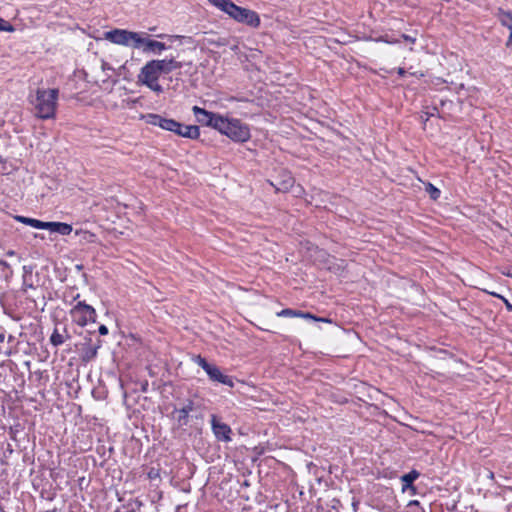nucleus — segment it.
I'll list each match as a JSON object with an SVG mask.
<instances>
[{
    "label": "nucleus",
    "mask_w": 512,
    "mask_h": 512,
    "mask_svg": "<svg viewBox=\"0 0 512 512\" xmlns=\"http://www.w3.org/2000/svg\"><path fill=\"white\" fill-rule=\"evenodd\" d=\"M140 35L141 33L139 32H133L125 29H113L105 32L104 37L111 43L138 49V43H141Z\"/></svg>",
    "instance_id": "nucleus-4"
},
{
    "label": "nucleus",
    "mask_w": 512,
    "mask_h": 512,
    "mask_svg": "<svg viewBox=\"0 0 512 512\" xmlns=\"http://www.w3.org/2000/svg\"><path fill=\"white\" fill-rule=\"evenodd\" d=\"M70 315L72 320L81 327L86 326L89 322L94 323L97 316L95 309L82 301H79L70 310Z\"/></svg>",
    "instance_id": "nucleus-6"
},
{
    "label": "nucleus",
    "mask_w": 512,
    "mask_h": 512,
    "mask_svg": "<svg viewBox=\"0 0 512 512\" xmlns=\"http://www.w3.org/2000/svg\"><path fill=\"white\" fill-rule=\"evenodd\" d=\"M70 338L69 333L66 329H64L63 333H60L57 328L54 329L53 333L50 336V343L58 347L62 345L66 340Z\"/></svg>",
    "instance_id": "nucleus-18"
},
{
    "label": "nucleus",
    "mask_w": 512,
    "mask_h": 512,
    "mask_svg": "<svg viewBox=\"0 0 512 512\" xmlns=\"http://www.w3.org/2000/svg\"><path fill=\"white\" fill-rule=\"evenodd\" d=\"M44 229L60 235H69L72 232V226L62 222H45Z\"/></svg>",
    "instance_id": "nucleus-14"
},
{
    "label": "nucleus",
    "mask_w": 512,
    "mask_h": 512,
    "mask_svg": "<svg viewBox=\"0 0 512 512\" xmlns=\"http://www.w3.org/2000/svg\"><path fill=\"white\" fill-rule=\"evenodd\" d=\"M215 130L227 136L235 142H246L250 139V129L248 125L242 123L239 119L221 116L218 120Z\"/></svg>",
    "instance_id": "nucleus-3"
},
{
    "label": "nucleus",
    "mask_w": 512,
    "mask_h": 512,
    "mask_svg": "<svg viewBox=\"0 0 512 512\" xmlns=\"http://www.w3.org/2000/svg\"><path fill=\"white\" fill-rule=\"evenodd\" d=\"M397 73H398L399 76L403 77V76H405L406 71H405L404 68L400 67V68L397 69Z\"/></svg>",
    "instance_id": "nucleus-33"
},
{
    "label": "nucleus",
    "mask_w": 512,
    "mask_h": 512,
    "mask_svg": "<svg viewBox=\"0 0 512 512\" xmlns=\"http://www.w3.org/2000/svg\"><path fill=\"white\" fill-rule=\"evenodd\" d=\"M89 342H91L90 339H89ZM100 347H101L100 340L95 345H92L91 343H85L82 348V355H81L82 361L88 363V362L92 361L93 359H95L98 354V349Z\"/></svg>",
    "instance_id": "nucleus-13"
},
{
    "label": "nucleus",
    "mask_w": 512,
    "mask_h": 512,
    "mask_svg": "<svg viewBox=\"0 0 512 512\" xmlns=\"http://www.w3.org/2000/svg\"><path fill=\"white\" fill-rule=\"evenodd\" d=\"M210 4L227 14L234 21L247 25L251 28H258L261 24L257 12L236 5L231 0H208Z\"/></svg>",
    "instance_id": "nucleus-2"
},
{
    "label": "nucleus",
    "mask_w": 512,
    "mask_h": 512,
    "mask_svg": "<svg viewBox=\"0 0 512 512\" xmlns=\"http://www.w3.org/2000/svg\"><path fill=\"white\" fill-rule=\"evenodd\" d=\"M425 191L429 194L430 198L433 200H437L441 194L440 190L431 183L426 184Z\"/></svg>",
    "instance_id": "nucleus-20"
},
{
    "label": "nucleus",
    "mask_w": 512,
    "mask_h": 512,
    "mask_svg": "<svg viewBox=\"0 0 512 512\" xmlns=\"http://www.w3.org/2000/svg\"><path fill=\"white\" fill-rule=\"evenodd\" d=\"M0 512H5L4 509L2 507H0Z\"/></svg>",
    "instance_id": "nucleus-43"
},
{
    "label": "nucleus",
    "mask_w": 512,
    "mask_h": 512,
    "mask_svg": "<svg viewBox=\"0 0 512 512\" xmlns=\"http://www.w3.org/2000/svg\"><path fill=\"white\" fill-rule=\"evenodd\" d=\"M192 112H193L197 122L200 123L201 125L211 127L213 129H215L216 126H219L218 120L221 118L222 115H220L218 113L207 111L198 106H193Z\"/></svg>",
    "instance_id": "nucleus-8"
},
{
    "label": "nucleus",
    "mask_w": 512,
    "mask_h": 512,
    "mask_svg": "<svg viewBox=\"0 0 512 512\" xmlns=\"http://www.w3.org/2000/svg\"><path fill=\"white\" fill-rule=\"evenodd\" d=\"M488 293V291H486ZM490 295L494 296V297H497L499 299H501L504 304H505V307L508 311H511L512 312V304L502 295L500 294H497L495 292H489Z\"/></svg>",
    "instance_id": "nucleus-26"
},
{
    "label": "nucleus",
    "mask_w": 512,
    "mask_h": 512,
    "mask_svg": "<svg viewBox=\"0 0 512 512\" xmlns=\"http://www.w3.org/2000/svg\"><path fill=\"white\" fill-rule=\"evenodd\" d=\"M143 85L147 86L149 89H151L153 92L157 94L163 93V87L158 83V81L143 83Z\"/></svg>",
    "instance_id": "nucleus-22"
},
{
    "label": "nucleus",
    "mask_w": 512,
    "mask_h": 512,
    "mask_svg": "<svg viewBox=\"0 0 512 512\" xmlns=\"http://www.w3.org/2000/svg\"><path fill=\"white\" fill-rule=\"evenodd\" d=\"M418 504H419V502H418L417 500H413V501H410V502H409V505H410V506H411V505H418Z\"/></svg>",
    "instance_id": "nucleus-36"
},
{
    "label": "nucleus",
    "mask_w": 512,
    "mask_h": 512,
    "mask_svg": "<svg viewBox=\"0 0 512 512\" xmlns=\"http://www.w3.org/2000/svg\"><path fill=\"white\" fill-rule=\"evenodd\" d=\"M23 269H24V272H25L24 275H23V290H24V292H27L28 289H35V287L33 286L32 283H29V281H28V275H27L28 274V270H27V267L24 266Z\"/></svg>",
    "instance_id": "nucleus-24"
},
{
    "label": "nucleus",
    "mask_w": 512,
    "mask_h": 512,
    "mask_svg": "<svg viewBox=\"0 0 512 512\" xmlns=\"http://www.w3.org/2000/svg\"><path fill=\"white\" fill-rule=\"evenodd\" d=\"M59 90L56 88H38L28 96L34 116L41 120L54 119L58 106Z\"/></svg>",
    "instance_id": "nucleus-1"
},
{
    "label": "nucleus",
    "mask_w": 512,
    "mask_h": 512,
    "mask_svg": "<svg viewBox=\"0 0 512 512\" xmlns=\"http://www.w3.org/2000/svg\"><path fill=\"white\" fill-rule=\"evenodd\" d=\"M4 335H0V340L3 341Z\"/></svg>",
    "instance_id": "nucleus-42"
},
{
    "label": "nucleus",
    "mask_w": 512,
    "mask_h": 512,
    "mask_svg": "<svg viewBox=\"0 0 512 512\" xmlns=\"http://www.w3.org/2000/svg\"><path fill=\"white\" fill-rule=\"evenodd\" d=\"M15 219L21 223L27 224L36 229H44L45 222L34 218H28L24 216H16Z\"/></svg>",
    "instance_id": "nucleus-19"
},
{
    "label": "nucleus",
    "mask_w": 512,
    "mask_h": 512,
    "mask_svg": "<svg viewBox=\"0 0 512 512\" xmlns=\"http://www.w3.org/2000/svg\"><path fill=\"white\" fill-rule=\"evenodd\" d=\"M154 476V473L150 472L149 477L152 478Z\"/></svg>",
    "instance_id": "nucleus-40"
},
{
    "label": "nucleus",
    "mask_w": 512,
    "mask_h": 512,
    "mask_svg": "<svg viewBox=\"0 0 512 512\" xmlns=\"http://www.w3.org/2000/svg\"><path fill=\"white\" fill-rule=\"evenodd\" d=\"M507 275L512 277V272H511V273H508Z\"/></svg>",
    "instance_id": "nucleus-44"
},
{
    "label": "nucleus",
    "mask_w": 512,
    "mask_h": 512,
    "mask_svg": "<svg viewBox=\"0 0 512 512\" xmlns=\"http://www.w3.org/2000/svg\"><path fill=\"white\" fill-rule=\"evenodd\" d=\"M98 331H99L100 335L108 334V328L105 325H100L98 328Z\"/></svg>",
    "instance_id": "nucleus-32"
},
{
    "label": "nucleus",
    "mask_w": 512,
    "mask_h": 512,
    "mask_svg": "<svg viewBox=\"0 0 512 512\" xmlns=\"http://www.w3.org/2000/svg\"><path fill=\"white\" fill-rule=\"evenodd\" d=\"M507 17L510 20V24L508 25V28L510 30V36H509V39L507 41V46H510V45H512V15L508 14Z\"/></svg>",
    "instance_id": "nucleus-28"
},
{
    "label": "nucleus",
    "mask_w": 512,
    "mask_h": 512,
    "mask_svg": "<svg viewBox=\"0 0 512 512\" xmlns=\"http://www.w3.org/2000/svg\"><path fill=\"white\" fill-rule=\"evenodd\" d=\"M211 428L218 441L230 442L232 430L229 425L221 422L216 415H211Z\"/></svg>",
    "instance_id": "nucleus-10"
},
{
    "label": "nucleus",
    "mask_w": 512,
    "mask_h": 512,
    "mask_svg": "<svg viewBox=\"0 0 512 512\" xmlns=\"http://www.w3.org/2000/svg\"><path fill=\"white\" fill-rule=\"evenodd\" d=\"M175 134L184 138L197 139L200 136V130L196 125H184L181 123V127L176 130Z\"/></svg>",
    "instance_id": "nucleus-16"
},
{
    "label": "nucleus",
    "mask_w": 512,
    "mask_h": 512,
    "mask_svg": "<svg viewBox=\"0 0 512 512\" xmlns=\"http://www.w3.org/2000/svg\"><path fill=\"white\" fill-rule=\"evenodd\" d=\"M109 78H110V76L107 75V77L102 80L103 85H106V84L108 85L106 88H108V87L112 88L117 83L116 79H114L111 82H109Z\"/></svg>",
    "instance_id": "nucleus-29"
},
{
    "label": "nucleus",
    "mask_w": 512,
    "mask_h": 512,
    "mask_svg": "<svg viewBox=\"0 0 512 512\" xmlns=\"http://www.w3.org/2000/svg\"><path fill=\"white\" fill-rule=\"evenodd\" d=\"M0 31L12 32L14 27L8 21L0 17Z\"/></svg>",
    "instance_id": "nucleus-25"
},
{
    "label": "nucleus",
    "mask_w": 512,
    "mask_h": 512,
    "mask_svg": "<svg viewBox=\"0 0 512 512\" xmlns=\"http://www.w3.org/2000/svg\"><path fill=\"white\" fill-rule=\"evenodd\" d=\"M0 265L5 267V268H9L10 267L9 264L5 260H2V259H0Z\"/></svg>",
    "instance_id": "nucleus-34"
},
{
    "label": "nucleus",
    "mask_w": 512,
    "mask_h": 512,
    "mask_svg": "<svg viewBox=\"0 0 512 512\" xmlns=\"http://www.w3.org/2000/svg\"><path fill=\"white\" fill-rule=\"evenodd\" d=\"M140 42L138 43V49L142 48L144 53L160 54L162 51L167 49V46L160 41L150 39L146 33H141Z\"/></svg>",
    "instance_id": "nucleus-11"
},
{
    "label": "nucleus",
    "mask_w": 512,
    "mask_h": 512,
    "mask_svg": "<svg viewBox=\"0 0 512 512\" xmlns=\"http://www.w3.org/2000/svg\"><path fill=\"white\" fill-rule=\"evenodd\" d=\"M299 316L298 317H301V318H305V319H311V320H314V321H322V322H331L329 319H326V318H318L314 315H312L311 313H308V312H302L299 310Z\"/></svg>",
    "instance_id": "nucleus-23"
},
{
    "label": "nucleus",
    "mask_w": 512,
    "mask_h": 512,
    "mask_svg": "<svg viewBox=\"0 0 512 512\" xmlns=\"http://www.w3.org/2000/svg\"><path fill=\"white\" fill-rule=\"evenodd\" d=\"M194 408V402L191 399H187L181 408L174 409L172 415L179 426H186L189 423V413L192 412Z\"/></svg>",
    "instance_id": "nucleus-12"
},
{
    "label": "nucleus",
    "mask_w": 512,
    "mask_h": 512,
    "mask_svg": "<svg viewBox=\"0 0 512 512\" xmlns=\"http://www.w3.org/2000/svg\"><path fill=\"white\" fill-rule=\"evenodd\" d=\"M154 476V473L150 472L149 477L152 478Z\"/></svg>",
    "instance_id": "nucleus-41"
},
{
    "label": "nucleus",
    "mask_w": 512,
    "mask_h": 512,
    "mask_svg": "<svg viewBox=\"0 0 512 512\" xmlns=\"http://www.w3.org/2000/svg\"><path fill=\"white\" fill-rule=\"evenodd\" d=\"M141 118L145 120L147 124L158 126L164 130L170 132H176L178 128L181 127V123L170 118L162 117L159 114L148 113L146 115H142Z\"/></svg>",
    "instance_id": "nucleus-7"
},
{
    "label": "nucleus",
    "mask_w": 512,
    "mask_h": 512,
    "mask_svg": "<svg viewBox=\"0 0 512 512\" xmlns=\"http://www.w3.org/2000/svg\"><path fill=\"white\" fill-rule=\"evenodd\" d=\"M101 69L103 72L114 71V69L111 67V65L109 63H107L106 61H102Z\"/></svg>",
    "instance_id": "nucleus-30"
},
{
    "label": "nucleus",
    "mask_w": 512,
    "mask_h": 512,
    "mask_svg": "<svg viewBox=\"0 0 512 512\" xmlns=\"http://www.w3.org/2000/svg\"><path fill=\"white\" fill-rule=\"evenodd\" d=\"M503 24L508 27V25L510 24V20H503Z\"/></svg>",
    "instance_id": "nucleus-37"
},
{
    "label": "nucleus",
    "mask_w": 512,
    "mask_h": 512,
    "mask_svg": "<svg viewBox=\"0 0 512 512\" xmlns=\"http://www.w3.org/2000/svg\"><path fill=\"white\" fill-rule=\"evenodd\" d=\"M488 478L490 479H493L494 478V473L492 471H488Z\"/></svg>",
    "instance_id": "nucleus-35"
},
{
    "label": "nucleus",
    "mask_w": 512,
    "mask_h": 512,
    "mask_svg": "<svg viewBox=\"0 0 512 512\" xmlns=\"http://www.w3.org/2000/svg\"><path fill=\"white\" fill-rule=\"evenodd\" d=\"M419 475L420 473L416 470H411L409 473L402 475V490L406 491L408 489H413V494H415L416 488L413 485V482L419 477Z\"/></svg>",
    "instance_id": "nucleus-17"
},
{
    "label": "nucleus",
    "mask_w": 512,
    "mask_h": 512,
    "mask_svg": "<svg viewBox=\"0 0 512 512\" xmlns=\"http://www.w3.org/2000/svg\"><path fill=\"white\" fill-rule=\"evenodd\" d=\"M402 38L407 41V42H410V43H415L416 41V38L415 37H412L410 35H407V34H402Z\"/></svg>",
    "instance_id": "nucleus-31"
},
{
    "label": "nucleus",
    "mask_w": 512,
    "mask_h": 512,
    "mask_svg": "<svg viewBox=\"0 0 512 512\" xmlns=\"http://www.w3.org/2000/svg\"><path fill=\"white\" fill-rule=\"evenodd\" d=\"M293 182H294L293 178L290 175H288L287 178L282 183V186H283L282 189H288V188L292 187Z\"/></svg>",
    "instance_id": "nucleus-27"
},
{
    "label": "nucleus",
    "mask_w": 512,
    "mask_h": 512,
    "mask_svg": "<svg viewBox=\"0 0 512 512\" xmlns=\"http://www.w3.org/2000/svg\"><path fill=\"white\" fill-rule=\"evenodd\" d=\"M194 361L206 372L211 381L218 382L229 387L234 386L232 377L223 374L216 365L208 363L205 358L198 355Z\"/></svg>",
    "instance_id": "nucleus-5"
},
{
    "label": "nucleus",
    "mask_w": 512,
    "mask_h": 512,
    "mask_svg": "<svg viewBox=\"0 0 512 512\" xmlns=\"http://www.w3.org/2000/svg\"><path fill=\"white\" fill-rule=\"evenodd\" d=\"M79 297H80V295H79V294H77V295L74 297V300H78V299H79Z\"/></svg>",
    "instance_id": "nucleus-39"
},
{
    "label": "nucleus",
    "mask_w": 512,
    "mask_h": 512,
    "mask_svg": "<svg viewBox=\"0 0 512 512\" xmlns=\"http://www.w3.org/2000/svg\"><path fill=\"white\" fill-rule=\"evenodd\" d=\"M156 63H158V67L162 74H168L173 70L182 68V63L176 61L174 58L170 59H154Z\"/></svg>",
    "instance_id": "nucleus-15"
},
{
    "label": "nucleus",
    "mask_w": 512,
    "mask_h": 512,
    "mask_svg": "<svg viewBox=\"0 0 512 512\" xmlns=\"http://www.w3.org/2000/svg\"><path fill=\"white\" fill-rule=\"evenodd\" d=\"M507 275L512 277V272H511V273H508Z\"/></svg>",
    "instance_id": "nucleus-45"
},
{
    "label": "nucleus",
    "mask_w": 512,
    "mask_h": 512,
    "mask_svg": "<svg viewBox=\"0 0 512 512\" xmlns=\"http://www.w3.org/2000/svg\"><path fill=\"white\" fill-rule=\"evenodd\" d=\"M7 254L8 255H14V252L13 251H8Z\"/></svg>",
    "instance_id": "nucleus-38"
},
{
    "label": "nucleus",
    "mask_w": 512,
    "mask_h": 512,
    "mask_svg": "<svg viewBox=\"0 0 512 512\" xmlns=\"http://www.w3.org/2000/svg\"><path fill=\"white\" fill-rule=\"evenodd\" d=\"M299 315V310H293L290 308L283 309L277 313V316L279 317H298Z\"/></svg>",
    "instance_id": "nucleus-21"
},
{
    "label": "nucleus",
    "mask_w": 512,
    "mask_h": 512,
    "mask_svg": "<svg viewBox=\"0 0 512 512\" xmlns=\"http://www.w3.org/2000/svg\"><path fill=\"white\" fill-rule=\"evenodd\" d=\"M161 74L158 63H156L155 60H150L141 68L138 74V82L143 84L158 81Z\"/></svg>",
    "instance_id": "nucleus-9"
}]
</instances>
